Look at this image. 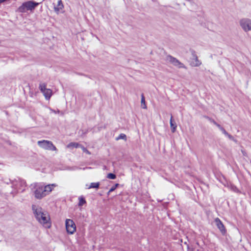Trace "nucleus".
Listing matches in <instances>:
<instances>
[{"mask_svg": "<svg viewBox=\"0 0 251 251\" xmlns=\"http://www.w3.org/2000/svg\"><path fill=\"white\" fill-rule=\"evenodd\" d=\"M83 151L86 152V151H87V150L86 149L84 148V149H83Z\"/></svg>", "mask_w": 251, "mask_h": 251, "instance_id": "30", "label": "nucleus"}, {"mask_svg": "<svg viewBox=\"0 0 251 251\" xmlns=\"http://www.w3.org/2000/svg\"><path fill=\"white\" fill-rule=\"evenodd\" d=\"M107 177L109 179H114L116 178V176L114 174L109 173L107 175Z\"/></svg>", "mask_w": 251, "mask_h": 251, "instance_id": "21", "label": "nucleus"}, {"mask_svg": "<svg viewBox=\"0 0 251 251\" xmlns=\"http://www.w3.org/2000/svg\"><path fill=\"white\" fill-rule=\"evenodd\" d=\"M215 223L217 227L219 229L222 234H224L226 232V230L224 225L219 218L215 219Z\"/></svg>", "mask_w": 251, "mask_h": 251, "instance_id": "9", "label": "nucleus"}, {"mask_svg": "<svg viewBox=\"0 0 251 251\" xmlns=\"http://www.w3.org/2000/svg\"><path fill=\"white\" fill-rule=\"evenodd\" d=\"M32 209L36 220L45 227L50 228L51 223L49 214L44 212L42 207L36 205H32Z\"/></svg>", "mask_w": 251, "mask_h": 251, "instance_id": "2", "label": "nucleus"}, {"mask_svg": "<svg viewBox=\"0 0 251 251\" xmlns=\"http://www.w3.org/2000/svg\"><path fill=\"white\" fill-rule=\"evenodd\" d=\"M226 136H227L229 139L233 141L235 143H236L237 142V140L235 139H234V138L231 135L229 134V133H228V135H226Z\"/></svg>", "mask_w": 251, "mask_h": 251, "instance_id": "22", "label": "nucleus"}, {"mask_svg": "<svg viewBox=\"0 0 251 251\" xmlns=\"http://www.w3.org/2000/svg\"><path fill=\"white\" fill-rule=\"evenodd\" d=\"M170 126L171 128V131L173 133H174L176 130V123H174L173 121V116L171 115L170 119Z\"/></svg>", "mask_w": 251, "mask_h": 251, "instance_id": "12", "label": "nucleus"}, {"mask_svg": "<svg viewBox=\"0 0 251 251\" xmlns=\"http://www.w3.org/2000/svg\"><path fill=\"white\" fill-rule=\"evenodd\" d=\"M63 8V4L61 0H59L58 1V4L56 6H54V10L55 12H58L60 9Z\"/></svg>", "mask_w": 251, "mask_h": 251, "instance_id": "13", "label": "nucleus"}, {"mask_svg": "<svg viewBox=\"0 0 251 251\" xmlns=\"http://www.w3.org/2000/svg\"><path fill=\"white\" fill-rule=\"evenodd\" d=\"M38 145L42 148L52 151H56L57 149L51 141L43 140L39 141L37 142Z\"/></svg>", "mask_w": 251, "mask_h": 251, "instance_id": "4", "label": "nucleus"}, {"mask_svg": "<svg viewBox=\"0 0 251 251\" xmlns=\"http://www.w3.org/2000/svg\"><path fill=\"white\" fill-rule=\"evenodd\" d=\"M11 184L12 185V187L14 188V190L11 192V194H13V196L16 195L18 192V187L19 186L22 187H25L26 186V182L24 180H21L19 179L18 180H12L11 181Z\"/></svg>", "mask_w": 251, "mask_h": 251, "instance_id": "6", "label": "nucleus"}, {"mask_svg": "<svg viewBox=\"0 0 251 251\" xmlns=\"http://www.w3.org/2000/svg\"><path fill=\"white\" fill-rule=\"evenodd\" d=\"M83 151L86 152V151H87V150L86 149L84 148V149H83Z\"/></svg>", "mask_w": 251, "mask_h": 251, "instance_id": "29", "label": "nucleus"}, {"mask_svg": "<svg viewBox=\"0 0 251 251\" xmlns=\"http://www.w3.org/2000/svg\"><path fill=\"white\" fill-rule=\"evenodd\" d=\"M119 185V184L118 183H116L115 184V185L113 186H112L110 189L109 190V191L107 193V195H109L110 193L114 191L117 188V187Z\"/></svg>", "mask_w": 251, "mask_h": 251, "instance_id": "20", "label": "nucleus"}, {"mask_svg": "<svg viewBox=\"0 0 251 251\" xmlns=\"http://www.w3.org/2000/svg\"><path fill=\"white\" fill-rule=\"evenodd\" d=\"M55 186L54 184L45 186L41 183H34L31 185L32 189H34V197L38 200H41L49 195Z\"/></svg>", "mask_w": 251, "mask_h": 251, "instance_id": "1", "label": "nucleus"}, {"mask_svg": "<svg viewBox=\"0 0 251 251\" xmlns=\"http://www.w3.org/2000/svg\"><path fill=\"white\" fill-rule=\"evenodd\" d=\"M39 5L38 2L34 1H28L23 3L18 8V11L20 12H25L26 10H31L34 9V8Z\"/></svg>", "mask_w": 251, "mask_h": 251, "instance_id": "3", "label": "nucleus"}, {"mask_svg": "<svg viewBox=\"0 0 251 251\" xmlns=\"http://www.w3.org/2000/svg\"><path fill=\"white\" fill-rule=\"evenodd\" d=\"M240 24L243 30L247 32L248 36L251 38V20L243 19L240 21Z\"/></svg>", "mask_w": 251, "mask_h": 251, "instance_id": "5", "label": "nucleus"}, {"mask_svg": "<svg viewBox=\"0 0 251 251\" xmlns=\"http://www.w3.org/2000/svg\"><path fill=\"white\" fill-rule=\"evenodd\" d=\"M66 228L67 232L71 234L75 231V225L72 220L67 219L66 220Z\"/></svg>", "mask_w": 251, "mask_h": 251, "instance_id": "8", "label": "nucleus"}, {"mask_svg": "<svg viewBox=\"0 0 251 251\" xmlns=\"http://www.w3.org/2000/svg\"><path fill=\"white\" fill-rule=\"evenodd\" d=\"M85 203H86V201L84 198H83V197L79 198L78 206H82Z\"/></svg>", "mask_w": 251, "mask_h": 251, "instance_id": "17", "label": "nucleus"}, {"mask_svg": "<svg viewBox=\"0 0 251 251\" xmlns=\"http://www.w3.org/2000/svg\"><path fill=\"white\" fill-rule=\"evenodd\" d=\"M43 93L46 100H49L52 95V91L50 89H46Z\"/></svg>", "mask_w": 251, "mask_h": 251, "instance_id": "11", "label": "nucleus"}, {"mask_svg": "<svg viewBox=\"0 0 251 251\" xmlns=\"http://www.w3.org/2000/svg\"><path fill=\"white\" fill-rule=\"evenodd\" d=\"M222 132L226 136V135H228V132H226V131L222 127L221 129H220Z\"/></svg>", "mask_w": 251, "mask_h": 251, "instance_id": "23", "label": "nucleus"}, {"mask_svg": "<svg viewBox=\"0 0 251 251\" xmlns=\"http://www.w3.org/2000/svg\"><path fill=\"white\" fill-rule=\"evenodd\" d=\"M232 188L233 190L234 191H236V190H237V188L235 186H232Z\"/></svg>", "mask_w": 251, "mask_h": 251, "instance_id": "26", "label": "nucleus"}, {"mask_svg": "<svg viewBox=\"0 0 251 251\" xmlns=\"http://www.w3.org/2000/svg\"><path fill=\"white\" fill-rule=\"evenodd\" d=\"M166 60L178 68H186V67L182 63L171 55H168L166 56Z\"/></svg>", "mask_w": 251, "mask_h": 251, "instance_id": "7", "label": "nucleus"}, {"mask_svg": "<svg viewBox=\"0 0 251 251\" xmlns=\"http://www.w3.org/2000/svg\"><path fill=\"white\" fill-rule=\"evenodd\" d=\"M120 139H123L126 141L127 140V137L125 134L121 133L116 138V140L118 141Z\"/></svg>", "mask_w": 251, "mask_h": 251, "instance_id": "16", "label": "nucleus"}, {"mask_svg": "<svg viewBox=\"0 0 251 251\" xmlns=\"http://www.w3.org/2000/svg\"><path fill=\"white\" fill-rule=\"evenodd\" d=\"M209 121L214 124V125L216 124L217 122H216L213 119H212V118L211 119H209Z\"/></svg>", "mask_w": 251, "mask_h": 251, "instance_id": "24", "label": "nucleus"}, {"mask_svg": "<svg viewBox=\"0 0 251 251\" xmlns=\"http://www.w3.org/2000/svg\"><path fill=\"white\" fill-rule=\"evenodd\" d=\"M7 0H0V3H1L5 1H6Z\"/></svg>", "mask_w": 251, "mask_h": 251, "instance_id": "27", "label": "nucleus"}, {"mask_svg": "<svg viewBox=\"0 0 251 251\" xmlns=\"http://www.w3.org/2000/svg\"><path fill=\"white\" fill-rule=\"evenodd\" d=\"M39 89L43 93L47 88H46V84L44 83H40L39 85Z\"/></svg>", "mask_w": 251, "mask_h": 251, "instance_id": "18", "label": "nucleus"}, {"mask_svg": "<svg viewBox=\"0 0 251 251\" xmlns=\"http://www.w3.org/2000/svg\"><path fill=\"white\" fill-rule=\"evenodd\" d=\"M215 125H216L220 129H221L223 127L220 125H219L217 123Z\"/></svg>", "mask_w": 251, "mask_h": 251, "instance_id": "25", "label": "nucleus"}, {"mask_svg": "<svg viewBox=\"0 0 251 251\" xmlns=\"http://www.w3.org/2000/svg\"><path fill=\"white\" fill-rule=\"evenodd\" d=\"M86 152H87V153H88V154H90V152H89L88 150L86 151Z\"/></svg>", "mask_w": 251, "mask_h": 251, "instance_id": "31", "label": "nucleus"}, {"mask_svg": "<svg viewBox=\"0 0 251 251\" xmlns=\"http://www.w3.org/2000/svg\"><path fill=\"white\" fill-rule=\"evenodd\" d=\"M192 54L193 56V59L195 60V62L192 63L193 66L195 67H198L200 66L201 64V62L198 59V56L195 53V51L193 50L192 51Z\"/></svg>", "mask_w": 251, "mask_h": 251, "instance_id": "10", "label": "nucleus"}, {"mask_svg": "<svg viewBox=\"0 0 251 251\" xmlns=\"http://www.w3.org/2000/svg\"><path fill=\"white\" fill-rule=\"evenodd\" d=\"M141 107L143 109H147V106L145 103V99L143 94H141Z\"/></svg>", "mask_w": 251, "mask_h": 251, "instance_id": "14", "label": "nucleus"}, {"mask_svg": "<svg viewBox=\"0 0 251 251\" xmlns=\"http://www.w3.org/2000/svg\"><path fill=\"white\" fill-rule=\"evenodd\" d=\"M204 117H205L206 119H208L209 121V119H211V118H210V117H208V116H204Z\"/></svg>", "mask_w": 251, "mask_h": 251, "instance_id": "28", "label": "nucleus"}, {"mask_svg": "<svg viewBox=\"0 0 251 251\" xmlns=\"http://www.w3.org/2000/svg\"><path fill=\"white\" fill-rule=\"evenodd\" d=\"M100 183L99 182H92L90 184L89 187L88 188V189L91 188H96L98 189L100 187Z\"/></svg>", "mask_w": 251, "mask_h": 251, "instance_id": "15", "label": "nucleus"}, {"mask_svg": "<svg viewBox=\"0 0 251 251\" xmlns=\"http://www.w3.org/2000/svg\"><path fill=\"white\" fill-rule=\"evenodd\" d=\"M79 146V144L78 143H74V142H72L68 145V148L74 147V148H76L78 147Z\"/></svg>", "mask_w": 251, "mask_h": 251, "instance_id": "19", "label": "nucleus"}]
</instances>
